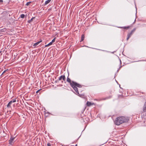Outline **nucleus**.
<instances>
[{"label": "nucleus", "mask_w": 146, "mask_h": 146, "mask_svg": "<svg viewBox=\"0 0 146 146\" xmlns=\"http://www.w3.org/2000/svg\"><path fill=\"white\" fill-rule=\"evenodd\" d=\"M84 38V35H82L81 36V40L80 41L81 42L83 41Z\"/></svg>", "instance_id": "11"}, {"label": "nucleus", "mask_w": 146, "mask_h": 146, "mask_svg": "<svg viewBox=\"0 0 146 146\" xmlns=\"http://www.w3.org/2000/svg\"><path fill=\"white\" fill-rule=\"evenodd\" d=\"M111 98V96H109V97H106L105 98H104H104L101 99V100H106V99H108L109 98Z\"/></svg>", "instance_id": "12"}, {"label": "nucleus", "mask_w": 146, "mask_h": 146, "mask_svg": "<svg viewBox=\"0 0 146 146\" xmlns=\"http://www.w3.org/2000/svg\"><path fill=\"white\" fill-rule=\"evenodd\" d=\"M34 18H35V17H33V18H32L30 20L28 21V23H30L32 21L33 19H34Z\"/></svg>", "instance_id": "14"}, {"label": "nucleus", "mask_w": 146, "mask_h": 146, "mask_svg": "<svg viewBox=\"0 0 146 146\" xmlns=\"http://www.w3.org/2000/svg\"><path fill=\"white\" fill-rule=\"evenodd\" d=\"M143 111L144 112H145L146 111V106L145 105H144L143 108Z\"/></svg>", "instance_id": "13"}, {"label": "nucleus", "mask_w": 146, "mask_h": 146, "mask_svg": "<svg viewBox=\"0 0 146 146\" xmlns=\"http://www.w3.org/2000/svg\"><path fill=\"white\" fill-rule=\"evenodd\" d=\"M135 29H136L135 28L133 29V30L131 31L130 33H128L127 35L131 37L133 33L135 31Z\"/></svg>", "instance_id": "5"}, {"label": "nucleus", "mask_w": 146, "mask_h": 146, "mask_svg": "<svg viewBox=\"0 0 146 146\" xmlns=\"http://www.w3.org/2000/svg\"><path fill=\"white\" fill-rule=\"evenodd\" d=\"M67 81L70 83L71 87L74 89L75 91L78 94H79V92L78 88L77 87L81 88L82 86L80 84L74 82L73 81H71L70 79L68 77L67 79Z\"/></svg>", "instance_id": "1"}, {"label": "nucleus", "mask_w": 146, "mask_h": 146, "mask_svg": "<svg viewBox=\"0 0 146 146\" xmlns=\"http://www.w3.org/2000/svg\"><path fill=\"white\" fill-rule=\"evenodd\" d=\"M127 40H128V39H129V38L130 37L129 36H128V35H127Z\"/></svg>", "instance_id": "22"}, {"label": "nucleus", "mask_w": 146, "mask_h": 146, "mask_svg": "<svg viewBox=\"0 0 146 146\" xmlns=\"http://www.w3.org/2000/svg\"><path fill=\"white\" fill-rule=\"evenodd\" d=\"M10 102H11V103H14L16 102V99H14L12 100L11 101H10Z\"/></svg>", "instance_id": "15"}, {"label": "nucleus", "mask_w": 146, "mask_h": 146, "mask_svg": "<svg viewBox=\"0 0 146 146\" xmlns=\"http://www.w3.org/2000/svg\"><path fill=\"white\" fill-rule=\"evenodd\" d=\"M144 105L146 106V102H145V104Z\"/></svg>", "instance_id": "27"}, {"label": "nucleus", "mask_w": 146, "mask_h": 146, "mask_svg": "<svg viewBox=\"0 0 146 146\" xmlns=\"http://www.w3.org/2000/svg\"><path fill=\"white\" fill-rule=\"evenodd\" d=\"M40 90H40H38L37 91H36V93H38L39 92V91Z\"/></svg>", "instance_id": "24"}, {"label": "nucleus", "mask_w": 146, "mask_h": 146, "mask_svg": "<svg viewBox=\"0 0 146 146\" xmlns=\"http://www.w3.org/2000/svg\"><path fill=\"white\" fill-rule=\"evenodd\" d=\"M25 16V15L24 14H22L21 15L20 17L21 18H24Z\"/></svg>", "instance_id": "16"}, {"label": "nucleus", "mask_w": 146, "mask_h": 146, "mask_svg": "<svg viewBox=\"0 0 146 146\" xmlns=\"http://www.w3.org/2000/svg\"><path fill=\"white\" fill-rule=\"evenodd\" d=\"M50 45V44L49 43H48V44L45 45V47H48Z\"/></svg>", "instance_id": "20"}, {"label": "nucleus", "mask_w": 146, "mask_h": 146, "mask_svg": "<svg viewBox=\"0 0 146 146\" xmlns=\"http://www.w3.org/2000/svg\"><path fill=\"white\" fill-rule=\"evenodd\" d=\"M62 79H63V80L64 81H65L66 80V78L64 75H62L60 76L58 78V80H60Z\"/></svg>", "instance_id": "4"}, {"label": "nucleus", "mask_w": 146, "mask_h": 146, "mask_svg": "<svg viewBox=\"0 0 146 146\" xmlns=\"http://www.w3.org/2000/svg\"><path fill=\"white\" fill-rule=\"evenodd\" d=\"M3 0H0V3H3Z\"/></svg>", "instance_id": "26"}, {"label": "nucleus", "mask_w": 146, "mask_h": 146, "mask_svg": "<svg viewBox=\"0 0 146 146\" xmlns=\"http://www.w3.org/2000/svg\"><path fill=\"white\" fill-rule=\"evenodd\" d=\"M129 119L127 117L121 116L117 117L114 121V123L117 125H119L123 123L128 121Z\"/></svg>", "instance_id": "2"}, {"label": "nucleus", "mask_w": 146, "mask_h": 146, "mask_svg": "<svg viewBox=\"0 0 146 146\" xmlns=\"http://www.w3.org/2000/svg\"><path fill=\"white\" fill-rule=\"evenodd\" d=\"M31 2H29L27 3L26 4V5L27 6H28L31 3Z\"/></svg>", "instance_id": "18"}, {"label": "nucleus", "mask_w": 146, "mask_h": 146, "mask_svg": "<svg viewBox=\"0 0 146 146\" xmlns=\"http://www.w3.org/2000/svg\"><path fill=\"white\" fill-rule=\"evenodd\" d=\"M93 104L92 103L88 101L87 102V105L88 106H90Z\"/></svg>", "instance_id": "9"}, {"label": "nucleus", "mask_w": 146, "mask_h": 146, "mask_svg": "<svg viewBox=\"0 0 146 146\" xmlns=\"http://www.w3.org/2000/svg\"><path fill=\"white\" fill-rule=\"evenodd\" d=\"M50 45V44L49 43H48V44L45 45V47H48Z\"/></svg>", "instance_id": "21"}, {"label": "nucleus", "mask_w": 146, "mask_h": 146, "mask_svg": "<svg viewBox=\"0 0 146 146\" xmlns=\"http://www.w3.org/2000/svg\"><path fill=\"white\" fill-rule=\"evenodd\" d=\"M8 69H7V70H4L3 72L2 73L1 75H3V74L4 73H5L7 71H8Z\"/></svg>", "instance_id": "17"}, {"label": "nucleus", "mask_w": 146, "mask_h": 146, "mask_svg": "<svg viewBox=\"0 0 146 146\" xmlns=\"http://www.w3.org/2000/svg\"><path fill=\"white\" fill-rule=\"evenodd\" d=\"M15 137L12 136H11L10 139L9 140V143L11 145L12 144V142L14 140Z\"/></svg>", "instance_id": "3"}, {"label": "nucleus", "mask_w": 146, "mask_h": 146, "mask_svg": "<svg viewBox=\"0 0 146 146\" xmlns=\"http://www.w3.org/2000/svg\"><path fill=\"white\" fill-rule=\"evenodd\" d=\"M47 145L48 146H51V144L50 143H48L47 144Z\"/></svg>", "instance_id": "23"}, {"label": "nucleus", "mask_w": 146, "mask_h": 146, "mask_svg": "<svg viewBox=\"0 0 146 146\" xmlns=\"http://www.w3.org/2000/svg\"><path fill=\"white\" fill-rule=\"evenodd\" d=\"M51 1V0H47L45 1V5H46L49 3Z\"/></svg>", "instance_id": "10"}, {"label": "nucleus", "mask_w": 146, "mask_h": 146, "mask_svg": "<svg viewBox=\"0 0 146 146\" xmlns=\"http://www.w3.org/2000/svg\"><path fill=\"white\" fill-rule=\"evenodd\" d=\"M49 43L50 44V45H52V42H50V43Z\"/></svg>", "instance_id": "25"}, {"label": "nucleus", "mask_w": 146, "mask_h": 146, "mask_svg": "<svg viewBox=\"0 0 146 146\" xmlns=\"http://www.w3.org/2000/svg\"><path fill=\"white\" fill-rule=\"evenodd\" d=\"M55 38H54L52 41L51 42L52 43L54 42L55 41Z\"/></svg>", "instance_id": "19"}, {"label": "nucleus", "mask_w": 146, "mask_h": 146, "mask_svg": "<svg viewBox=\"0 0 146 146\" xmlns=\"http://www.w3.org/2000/svg\"><path fill=\"white\" fill-rule=\"evenodd\" d=\"M12 103H11V102L10 101L9 103H8L7 105V107L8 108H11V105L12 104Z\"/></svg>", "instance_id": "6"}, {"label": "nucleus", "mask_w": 146, "mask_h": 146, "mask_svg": "<svg viewBox=\"0 0 146 146\" xmlns=\"http://www.w3.org/2000/svg\"><path fill=\"white\" fill-rule=\"evenodd\" d=\"M120 28H122L124 29H127L129 28V26L127 27H119Z\"/></svg>", "instance_id": "8"}, {"label": "nucleus", "mask_w": 146, "mask_h": 146, "mask_svg": "<svg viewBox=\"0 0 146 146\" xmlns=\"http://www.w3.org/2000/svg\"><path fill=\"white\" fill-rule=\"evenodd\" d=\"M76 146H77V144H76Z\"/></svg>", "instance_id": "28"}, {"label": "nucleus", "mask_w": 146, "mask_h": 146, "mask_svg": "<svg viewBox=\"0 0 146 146\" xmlns=\"http://www.w3.org/2000/svg\"><path fill=\"white\" fill-rule=\"evenodd\" d=\"M42 41L41 40L40 41H38L37 42H36L33 45V46H35V47L38 44H39Z\"/></svg>", "instance_id": "7"}]
</instances>
